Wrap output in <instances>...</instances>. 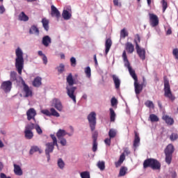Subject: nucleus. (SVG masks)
<instances>
[{"label":"nucleus","instance_id":"obj_1","mask_svg":"<svg viewBox=\"0 0 178 178\" xmlns=\"http://www.w3.org/2000/svg\"><path fill=\"white\" fill-rule=\"evenodd\" d=\"M122 59L124 62L125 67H127L129 72V74H131L132 79L134 80V88H135V94L136 95H140L143 92V89L144 88V83H138V78L137 77V74H136V71L131 68L130 66V62H129V59H127V54H126V51L122 52Z\"/></svg>","mask_w":178,"mask_h":178},{"label":"nucleus","instance_id":"obj_2","mask_svg":"<svg viewBox=\"0 0 178 178\" xmlns=\"http://www.w3.org/2000/svg\"><path fill=\"white\" fill-rule=\"evenodd\" d=\"M67 85L65 88L67 95H68L69 98L73 101L74 104H76V95L74 92H76V90H77V87L73 86L74 84V79H73L72 73H70L67 76Z\"/></svg>","mask_w":178,"mask_h":178},{"label":"nucleus","instance_id":"obj_3","mask_svg":"<svg viewBox=\"0 0 178 178\" xmlns=\"http://www.w3.org/2000/svg\"><path fill=\"white\" fill-rule=\"evenodd\" d=\"M15 68L18 72V74L22 75L23 69H24V58H23V50L20 47H17L15 50Z\"/></svg>","mask_w":178,"mask_h":178},{"label":"nucleus","instance_id":"obj_4","mask_svg":"<svg viewBox=\"0 0 178 178\" xmlns=\"http://www.w3.org/2000/svg\"><path fill=\"white\" fill-rule=\"evenodd\" d=\"M144 169L151 168L153 170H161V163L154 159H147L143 162Z\"/></svg>","mask_w":178,"mask_h":178},{"label":"nucleus","instance_id":"obj_5","mask_svg":"<svg viewBox=\"0 0 178 178\" xmlns=\"http://www.w3.org/2000/svg\"><path fill=\"white\" fill-rule=\"evenodd\" d=\"M173 152H175V147L172 144H169L164 149V154L165 155V161L168 165L172 163Z\"/></svg>","mask_w":178,"mask_h":178},{"label":"nucleus","instance_id":"obj_6","mask_svg":"<svg viewBox=\"0 0 178 178\" xmlns=\"http://www.w3.org/2000/svg\"><path fill=\"white\" fill-rule=\"evenodd\" d=\"M164 96L165 98H168L171 99V101H175V96L172 93V90H170V84H169V80L164 76Z\"/></svg>","mask_w":178,"mask_h":178},{"label":"nucleus","instance_id":"obj_7","mask_svg":"<svg viewBox=\"0 0 178 178\" xmlns=\"http://www.w3.org/2000/svg\"><path fill=\"white\" fill-rule=\"evenodd\" d=\"M19 80H21V83L23 86V91L25 93L24 97L29 98V97H33V90L26 84L23 77L19 76Z\"/></svg>","mask_w":178,"mask_h":178},{"label":"nucleus","instance_id":"obj_8","mask_svg":"<svg viewBox=\"0 0 178 178\" xmlns=\"http://www.w3.org/2000/svg\"><path fill=\"white\" fill-rule=\"evenodd\" d=\"M95 126H97V113L92 111L90 113V127L92 131L95 130Z\"/></svg>","mask_w":178,"mask_h":178},{"label":"nucleus","instance_id":"obj_9","mask_svg":"<svg viewBox=\"0 0 178 178\" xmlns=\"http://www.w3.org/2000/svg\"><path fill=\"white\" fill-rule=\"evenodd\" d=\"M1 90L4 91V92L8 93L12 90V81H4L1 83L0 86Z\"/></svg>","mask_w":178,"mask_h":178},{"label":"nucleus","instance_id":"obj_10","mask_svg":"<svg viewBox=\"0 0 178 178\" xmlns=\"http://www.w3.org/2000/svg\"><path fill=\"white\" fill-rule=\"evenodd\" d=\"M51 106H54L58 112H62L63 111V106L62 102L58 99H54L51 102Z\"/></svg>","mask_w":178,"mask_h":178},{"label":"nucleus","instance_id":"obj_11","mask_svg":"<svg viewBox=\"0 0 178 178\" xmlns=\"http://www.w3.org/2000/svg\"><path fill=\"white\" fill-rule=\"evenodd\" d=\"M149 23L150 26L152 27H156L158 24H159V19L158 18V16L155 14H149Z\"/></svg>","mask_w":178,"mask_h":178},{"label":"nucleus","instance_id":"obj_12","mask_svg":"<svg viewBox=\"0 0 178 178\" xmlns=\"http://www.w3.org/2000/svg\"><path fill=\"white\" fill-rule=\"evenodd\" d=\"M27 120H34L35 122V116H37V111L33 108H29L26 111Z\"/></svg>","mask_w":178,"mask_h":178},{"label":"nucleus","instance_id":"obj_13","mask_svg":"<svg viewBox=\"0 0 178 178\" xmlns=\"http://www.w3.org/2000/svg\"><path fill=\"white\" fill-rule=\"evenodd\" d=\"M135 44H136V52H137L138 56L140 58V59H142V60H145V49L140 48V45H138V42H137V40H135Z\"/></svg>","mask_w":178,"mask_h":178},{"label":"nucleus","instance_id":"obj_14","mask_svg":"<svg viewBox=\"0 0 178 178\" xmlns=\"http://www.w3.org/2000/svg\"><path fill=\"white\" fill-rule=\"evenodd\" d=\"M51 17H56L57 22L60 19V12L54 5L51 6Z\"/></svg>","mask_w":178,"mask_h":178},{"label":"nucleus","instance_id":"obj_15","mask_svg":"<svg viewBox=\"0 0 178 178\" xmlns=\"http://www.w3.org/2000/svg\"><path fill=\"white\" fill-rule=\"evenodd\" d=\"M45 154H52L54 152V149H55V147H56L54 143L48 142L45 144Z\"/></svg>","mask_w":178,"mask_h":178},{"label":"nucleus","instance_id":"obj_16","mask_svg":"<svg viewBox=\"0 0 178 178\" xmlns=\"http://www.w3.org/2000/svg\"><path fill=\"white\" fill-rule=\"evenodd\" d=\"M42 44L47 48V47H49L50 44H52V39H51V37L49 35H44L42 39Z\"/></svg>","mask_w":178,"mask_h":178},{"label":"nucleus","instance_id":"obj_17","mask_svg":"<svg viewBox=\"0 0 178 178\" xmlns=\"http://www.w3.org/2000/svg\"><path fill=\"white\" fill-rule=\"evenodd\" d=\"M162 119L163 120H164V122H165L166 124H168V126H173V124H175V120H173L172 117L168 115H163L162 116Z\"/></svg>","mask_w":178,"mask_h":178},{"label":"nucleus","instance_id":"obj_18","mask_svg":"<svg viewBox=\"0 0 178 178\" xmlns=\"http://www.w3.org/2000/svg\"><path fill=\"white\" fill-rule=\"evenodd\" d=\"M14 166V173L16 176H23V170L22 167L17 164H13Z\"/></svg>","mask_w":178,"mask_h":178},{"label":"nucleus","instance_id":"obj_19","mask_svg":"<svg viewBox=\"0 0 178 178\" xmlns=\"http://www.w3.org/2000/svg\"><path fill=\"white\" fill-rule=\"evenodd\" d=\"M111 77L116 90H119V88H120V79H119V76H118L116 74H113Z\"/></svg>","mask_w":178,"mask_h":178},{"label":"nucleus","instance_id":"obj_20","mask_svg":"<svg viewBox=\"0 0 178 178\" xmlns=\"http://www.w3.org/2000/svg\"><path fill=\"white\" fill-rule=\"evenodd\" d=\"M112 47V40L111 38H108L105 42V54L108 55L109 51L111 50V47Z\"/></svg>","mask_w":178,"mask_h":178},{"label":"nucleus","instance_id":"obj_21","mask_svg":"<svg viewBox=\"0 0 178 178\" xmlns=\"http://www.w3.org/2000/svg\"><path fill=\"white\" fill-rule=\"evenodd\" d=\"M29 34H35V35H40V29L35 25H32L29 29Z\"/></svg>","mask_w":178,"mask_h":178},{"label":"nucleus","instance_id":"obj_22","mask_svg":"<svg viewBox=\"0 0 178 178\" xmlns=\"http://www.w3.org/2000/svg\"><path fill=\"white\" fill-rule=\"evenodd\" d=\"M125 49L128 54H133V52H134V45H133L130 42H127L125 44Z\"/></svg>","mask_w":178,"mask_h":178},{"label":"nucleus","instance_id":"obj_23","mask_svg":"<svg viewBox=\"0 0 178 178\" xmlns=\"http://www.w3.org/2000/svg\"><path fill=\"white\" fill-rule=\"evenodd\" d=\"M62 17L64 20H70V19H72V13L67 11V10H63Z\"/></svg>","mask_w":178,"mask_h":178},{"label":"nucleus","instance_id":"obj_24","mask_svg":"<svg viewBox=\"0 0 178 178\" xmlns=\"http://www.w3.org/2000/svg\"><path fill=\"white\" fill-rule=\"evenodd\" d=\"M42 79L40 76H37L34 79L33 81V87H40V86H41V84H42Z\"/></svg>","mask_w":178,"mask_h":178},{"label":"nucleus","instance_id":"obj_25","mask_svg":"<svg viewBox=\"0 0 178 178\" xmlns=\"http://www.w3.org/2000/svg\"><path fill=\"white\" fill-rule=\"evenodd\" d=\"M124 159H126V156L124 155V153H122L120 156L119 160L115 163V168H119V166H120L122 165V163H123V162H124Z\"/></svg>","mask_w":178,"mask_h":178},{"label":"nucleus","instance_id":"obj_26","mask_svg":"<svg viewBox=\"0 0 178 178\" xmlns=\"http://www.w3.org/2000/svg\"><path fill=\"white\" fill-rule=\"evenodd\" d=\"M42 24L43 29L45 30V31H49V20L47 19L46 18H43L42 19Z\"/></svg>","mask_w":178,"mask_h":178},{"label":"nucleus","instance_id":"obj_27","mask_svg":"<svg viewBox=\"0 0 178 178\" xmlns=\"http://www.w3.org/2000/svg\"><path fill=\"white\" fill-rule=\"evenodd\" d=\"M18 20L20 22H29V16L24 12H22L18 16Z\"/></svg>","mask_w":178,"mask_h":178},{"label":"nucleus","instance_id":"obj_28","mask_svg":"<svg viewBox=\"0 0 178 178\" xmlns=\"http://www.w3.org/2000/svg\"><path fill=\"white\" fill-rule=\"evenodd\" d=\"M67 134V132L65 129H59L56 133V137L58 139L65 138V136Z\"/></svg>","mask_w":178,"mask_h":178},{"label":"nucleus","instance_id":"obj_29","mask_svg":"<svg viewBox=\"0 0 178 178\" xmlns=\"http://www.w3.org/2000/svg\"><path fill=\"white\" fill-rule=\"evenodd\" d=\"M34 152H39L40 154H41V149H40V147H38V146H31L29 151L30 155H33Z\"/></svg>","mask_w":178,"mask_h":178},{"label":"nucleus","instance_id":"obj_30","mask_svg":"<svg viewBox=\"0 0 178 178\" xmlns=\"http://www.w3.org/2000/svg\"><path fill=\"white\" fill-rule=\"evenodd\" d=\"M138 144H140V136L137 132H135V137L134 140V147L137 148L138 147Z\"/></svg>","mask_w":178,"mask_h":178},{"label":"nucleus","instance_id":"obj_31","mask_svg":"<svg viewBox=\"0 0 178 178\" xmlns=\"http://www.w3.org/2000/svg\"><path fill=\"white\" fill-rule=\"evenodd\" d=\"M10 81H17V72L11 71L10 73Z\"/></svg>","mask_w":178,"mask_h":178},{"label":"nucleus","instance_id":"obj_32","mask_svg":"<svg viewBox=\"0 0 178 178\" xmlns=\"http://www.w3.org/2000/svg\"><path fill=\"white\" fill-rule=\"evenodd\" d=\"M50 137L53 141V142H50V143L54 144L57 147V149H59V145H58V139L56 138V136H55V134H51Z\"/></svg>","mask_w":178,"mask_h":178},{"label":"nucleus","instance_id":"obj_33","mask_svg":"<svg viewBox=\"0 0 178 178\" xmlns=\"http://www.w3.org/2000/svg\"><path fill=\"white\" fill-rule=\"evenodd\" d=\"M109 111H110V120L111 122H115L116 119V113H115V111L112 108H111Z\"/></svg>","mask_w":178,"mask_h":178},{"label":"nucleus","instance_id":"obj_34","mask_svg":"<svg viewBox=\"0 0 178 178\" xmlns=\"http://www.w3.org/2000/svg\"><path fill=\"white\" fill-rule=\"evenodd\" d=\"M57 165L59 169H61V170H63V169H65V161H63V159H62V158L58 159Z\"/></svg>","mask_w":178,"mask_h":178},{"label":"nucleus","instance_id":"obj_35","mask_svg":"<svg viewBox=\"0 0 178 178\" xmlns=\"http://www.w3.org/2000/svg\"><path fill=\"white\" fill-rule=\"evenodd\" d=\"M25 138L26 140H31L34 137V134L32 131H24Z\"/></svg>","mask_w":178,"mask_h":178},{"label":"nucleus","instance_id":"obj_36","mask_svg":"<svg viewBox=\"0 0 178 178\" xmlns=\"http://www.w3.org/2000/svg\"><path fill=\"white\" fill-rule=\"evenodd\" d=\"M50 116H55V118H59L60 114L56 111V110L54 108H50Z\"/></svg>","mask_w":178,"mask_h":178},{"label":"nucleus","instance_id":"obj_37","mask_svg":"<svg viewBox=\"0 0 178 178\" xmlns=\"http://www.w3.org/2000/svg\"><path fill=\"white\" fill-rule=\"evenodd\" d=\"M35 127V124H34V123L30 122L29 124L26 125L25 131H31V130H33Z\"/></svg>","mask_w":178,"mask_h":178},{"label":"nucleus","instance_id":"obj_38","mask_svg":"<svg viewBox=\"0 0 178 178\" xmlns=\"http://www.w3.org/2000/svg\"><path fill=\"white\" fill-rule=\"evenodd\" d=\"M59 144L62 145V147H66L67 145V140L65 138H60L58 139Z\"/></svg>","mask_w":178,"mask_h":178},{"label":"nucleus","instance_id":"obj_39","mask_svg":"<svg viewBox=\"0 0 178 178\" xmlns=\"http://www.w3.org/2000/svg\"><path fill=\"white\" fill-rule=\"evenodd\" d=\"M56 70L60 74H62V73L65 72V65L63 63H60L59 66L56 67Z\"/></svg>","mask_w":178,"mask_h":178},{"label":"nucleus","instance_id":"obj_40","mask_svg":"<svg viewBox=\"0 0 178 178\" xmlns=\"http://www.w3.org/2000/svg\"><path fill=\"white\" fill-rule=\"evenodd\" d=\"M129 36V32L126 31V29H123L120 31V38H126V37Z\"/></svg>","mask_w":178,"mask_h":178},{"label":"nucleus","instance_id":"obj_41","mask_svg":"<svg viewBox=\"0 0 178 178\" xmlns=\"http://www.w3.org/2000/svg\"><path fill=\"white\" fill-rule=\"evenodd\" d=\"M108 137L110 138H115L116 137V130L111 129L108 131Z\"/></svg>","mask_w":178,"mask_h":178},{"label":"nucleus","instance_id":"obj_42","mask_svg":"<svg viewBox=\"0 0 178 178\" xmlns=\"http://www.w3.org/2000/svg\"><path fill=\"white\" fill-rule=\"evenodd\" d=\"M126 173H127V168L126 167H121L119 172V176L120 177L125 176Z\"/></svg>","mask_w":178,"mask_h":178},{"label":"nucleus","instance_id":"obj_43","mask_svg":"<svg viewBox=\"0 0 178 178\" xmlns=\"http://www.w3.org/2000/svg\"><path fill=\"white\" fill-rule=\"evenodd\" d=\"M145 106L147 108H152V109H154L155 108V106L154 105V102L151 100H147L145 102Z\"/></svg>","mask_w":178,"mask_h":178},{"label":"nucleus","instance_id":"obj_44","mask_svg":"<svg viewBox=\"0 0 178 178\" xmlns=\"http://www.w3.org/2000/svg\"><path fill=\"white\" fill-rule=\"evenodd\" d=\"M97 166L100 170H105V161H99Z\"/></svg>","mask_w":178,"mask_h":178},{"label":"nucleus","instance_id":"obj_45","mask_svg":"<svg viewBox=\"0 0 178 178\" xmlns=\"http://www.w3.org/2000/svg\"><path fill=\"white\" fill-rule=\"evenodd\" d=\"M149 119H150V121L152 122H159V118L155 114H151L149 115Z\"/></svg>","mask_w":178,"mask_h":178},{"label":"nucleus","instance_id":"obj_46","mask_svg":"<svg viewBox=\"0 0 178 178\" xmlns=\"http://www.w3.org/2000/svg\"><path fill=\"white\" fill-rule=\"evenodd\" d=\"M111 106H113V108H118V99L115 97H112L111 100Z\"/></svg>","mask_w":178,"mask_h":178},{"label":"nucleus","instance_id":"obj_47","mask_svg":"<svg viewBox=\"0 0 178 178\" xmlns=\"http://www.w3.org/2000/svg\"><path fill=\"white\" fill-rule=\"evenodd\" d=\"M177 138H178V134L177 133H172L170 136V140L171 141H176V140H177Z\"/></svg>","mask_w":178,"mask_h":178},{"label":"nucleus","instance_id":"obj_48","mask_svg":"<svg viewBox=\"0 0 178 178\" xmlns=\"http://www.w3.org/2000/svg\"><path fill=\"white\" fill-rule=\"evenodd\" d=\"M97 149H98V142L93 141L92 150L93 151V152H97Z\"/></svg>","mask_w":178,"mask_h":178},{"label":"nucleus","instance_id":"obj_49","mask_svg":"<svg viewBox=\"0 0 178 178\" xmlns=\"http://www.w3.org/2000/svg\"><path fill=\"white\" fill-rule=\"evenodd\" d=\"M81 178H90V172H87V171L81 172Z\"/></svg>","mask_w":178,"mask_h":178},{"label":"nucleus","instance_id":"obj_50","mask_svg":"<svg viewBox=\"0 0 178 178\" xmlns=\"http://www.w3.org/2000/svg\"><path fill=\"white\" fill-rule=\"evenodd\" d=\"M70 63H71V66H72V67H76V65H77V61L76 60V58L72 57L70 58Z\"/></svg>","mask_w":178,"mask_h":178},{"label":"nucleus","instance_id":"obj_51","mask_svg":"<svg viewBox=\"0 0 178 178\" xmlns=\"http://www.w3.org/2000/svg\"><path fill=\"white\" fill-rule=\"evenodd\" d=\"M35 129L38 134H42V129H41V127H40V125L38 124L35 125Z\"/></svg>","mask_w":178,"mask_h":178},{"label":"nucleus","instance_id":"obj_52","mask_svg":"<svg viewBox=\"0 0 178 178\" xmlns=\"http://www.w3.org/2000/svg\"><path fill=\"white\" fill-rule=\"evenodd\" d=\"M92 138L93 141H97V140H98V131H95L92 133Z\"/></svg>","mask_w":178,"mask_h":178},{"label":"nucleus","instance_id":"obj_53","mask_svg":"<svg viewBox=\"0 0 178 178\" xmlns=\"http://www.w3.org/2000/svg\"><path fill=\"white\" fill-rule=\"evenodd\" d=\"M162 7H163V12L165 13V10L168 9V2L166 1H161Z\"/></svg>","mask_w":178,"mask_h":178},{"label":"nucleus","instance_id":"obj_54","mask_svg":"<svg viewBox=\"0 0 178 178\" xmlns=\"http://www.w3.org/2000/svg\"><path fill=\"white\" fill-rule=\"evenodd\" d=\"M85 73L86 76L90 79V66H88L85 68Z\"/></svg>","mask_w":178,"mask_h":178},{"label":"nucleus","instance_id":"obj_55","mask_svg":"<svg viewBox=\"0 0 178 178\" xmlns=\"http://www.w3.org/2000/svg\"><path fill=\"white\" fill-rule=\"evenodd\" d=\"M172 55L175 56V59H178V49H174L172 50Z\"/></svg>","mask_w":178,"mask_h":178},{"label":"nucleus","instance_id":"obj_56","mask_svg":"<svg viewBox=\"0 0 178 178\" xmlns=\"http://www.w3.org/2000/svg\"><path fill=\"white\" fill-rule=\"evenodd\" d=\"M41 113H43V115H46V116H51V112H49L48 110L44 109L42 110Z\"/></svg>","mask_w":178,"mask_h":178},{"label":"nucleus","instance_id":"obj_57","mask_svg":"<svg viewBox=\"0 0 178 178\" xmlns=\"http://www.w3.org/2000/svg\"><path fill=\"white\" fill-rule=\"evenodd\" d=\"M111 140L112 138H106L104 140V143L106 145H108V147H111Z\"/></svg>","mask_w":178,"mask_h":178},{"label":"nucleus","instance_id":"obj_58","mask_svg":"<svg viewBox=\"0 0 178 178\" xmlns=\"http://www.w3.org/2000/svg\"><path fill=\"white\" fill-rule=\"evenodd\" d=\"M6 12V8L3 5L0 6V15H3V13Z\"/></svg>","mask_w":178,"mask_h":178},{"label":"nucleus","instance_id":"obj_59","mask_svg":"<svg viewBox=\"0 0 178 178\" xmlns=\"http://www.w3.org/2000/svg\"><path fill=\"white\" fill-rule=\"evenodd\" d=\"M136 42H138H138H140V41H141V38H140V35L136 34V35H135L134 42H136Z\"/></svg>","mask_w":178,"mask_h":178},{"label":"nucleus","instance_id":"obj_60","mask_svg":"<svg viewBox=\"0 0 178 178\" xmlns=\"http://www.w3.org/2000/svg\"><path fill=\"white\" fill-rule=\"evenodd\" d=\"M42 59V60H43L44 65H47V63H48V58L47 57L46 55H43Z\"/></svg>","mask_w":178,"mask_h":178},{"label":"nucleus","instance_id":"obj_61","mask_svg":"<svg viewBox=\"0 0 178 178\" xmlns=\"http://www.w3.org/2000/svg\"><path fill=\"white\" fill-rule=\"evenodd\" d=\"M124 155H130V150L129 149V147H125L124 149Z\"/></svg>","mask_w":178,"mask_h":178},{"label":"nucleus","instance_id":"obj_62","mask_svg":"<svg viewBox=\"0 0 178 178\" xmlns=\"http://www.w3.org/2000/svg\"><path fill=\"white\" fill-rule=\"evenodd\" d=\"M113 4L115 6H122V4L119 3V0H113Z\"/></svg>","mask_w":178,"mask_h":178},{"label":"nucleus","instance_id":"obj_63","mask_svg":"<svg viewBox=\"0 0 178 178\" xmlns=\"http://www.w3.org/2000/svg\"><path fill=\"white\" fill-rule=\"evenodd\" d=\"M93 59H94V62H95V65L97 66L98 60H97V55L96 54L94 55Z\"/></svg>","mask_w":178,"mask_h":178},{"label":"nucleus","instance_id":"obj_64","mask_svg":"<svg viewBox=\"0 0 178 178\" xmlns=\"http://www.w3.org/2000/svg\"><path fill=\"white\" fill-rule=\"evenodd\" d=\"M166 34L167 35H170V34H172V29H168L166 31Z\"/></svg>","mask_w":178,"mask_h":178}]
</instances>
